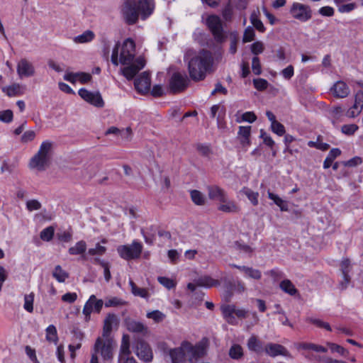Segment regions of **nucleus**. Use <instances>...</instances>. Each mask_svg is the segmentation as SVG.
Masks as SVG:
<instances>
[{
  "instance_id": "f257e3e1",
  "label": "nucleus",
  "mask_w": 363,
  "mask_h": 363,
  "mask_svg": "<svg viewBox=\"0 0 363 363\" xmlns=\"http://www.w3.org/2000/svg\"><path fill=\"white\" fill-rule=\"evenodd\" d=\"M135 56V45L130 38L123 42L121 49L119 43H117L112 51L111 62L114 65L118 66L119 63L128 65L121 69L123 75L128 80L133 79L145 65V61L141 57L133 61Z\"/></svg>"
},
{
  "instance_id": "f03ea898",
  "label": "nucleus",
  "mask_w": 363,
  "mask_h": 363,
  "mask_svg": "<svg viewBox=\"0 0 363 363\" xmlns=\"http://www.w3.org/2000/svg\"><path fill=\"white\" fill-rule=\"evenodd\" d=\"M184 60L188 64L189 77L195 82L203 80L206 74L212 72L213 57L208 50L203 49L199 52L188 50L185 53Z\"/></svg>"
},
{
  "instance_id": "7ed1b4c3",
  "label": "nucleus",
  "mask_w": 363,
  "mask_h": 363,
  "mask_svg": "<svg viewBox=\"0 0 363 363\" xmlns=\"http://www.w3.org/2000/svg\"><path fill=\"white\" fill-rule=\"evenodd\" d=\"M155 8L152 0H127L123 6L122 13L125 22L129 25L135 24L139 16L146 19L153 12Z\"/></svg>"
},
{
  "instance_id": "20e7f679",
  "label": "nucleus",
  "mask_w": 363,
  "mask_h": 363,
  "mask_svg": "<svg viewBox=\"0 0 363 363\" xmlns=\"http://www.w3.org/2000/svg\"><path fill=\"white\" fill-rule=\"evenodd\" d=\"M52 155V143L49 140L43 141L38 152L30 160L29 167L40 172L45 171L51 163Z\"/></svg>"
},
{
  "instance_id": "39448f33",
  "label": "nucleus",
  "mask_w": 363,
  "mask_h": 363,
  "mask_svg": "<svg viewBox=\"0 0 363 363\" xmlns=\"http://www.w3.org/2000/svg\"><path fill=\"white\" fill-rule=\"evenodd\" d=\"M289 13L291 17L301 22H306L311 19L313 11L309 5L299 2H294L290 7Z\"/></svg>"
},
{
  "instance_id": "423d86ee",
  "label": "nucleus",
  "mask_w": 363,
  "mask_h": 363,
  "mask_svg": "<svg viewBox=\"0 0 363 363\" xmlns=\"http://www.w3.org/2000/svg\"><path fill=\"white\" fill-rule=\"evenodd\" d=\"M206 23L215 40L218 43H223L227 35L223 30L220 18L218 16L211 15L207 18Z\"/></svg>"
},
{
  "instance_id": "0eeeda50",
  "label": "nucleus",
  "mask_w": 363,
  "mask_h": 363,
  "mask_svg": "<svg viewBox=\"0 0 363 363\" xmlns=\"http://www.w3.org/2000/svg\"><path fill=\"white\" fill-rule=\"evenodd\" d=\"M142 250V245L136 241L133 242L130 245H121L117 248V251L121 257L127 260L139 257Z\"/></svg>"
},
{
  "instance_id": "6e6552de",
  "label": "nucleus",
  "mask_w": 363,
  "mask_h": 363,
  "mask_svg": "<svg viewBox=\"0 0 363 363\" xmlns=\"http://www.w3.org/2000/svg\"><path fill=\"white\" fill-rule=\"evenodd\" d=\"M113 343L110 338L106 337V340H103L98 337L94 346V351L100 353L104 359H110L113 357Z\"/></svg>"
},
{
  "instance_id": "1a4fd4ad",
  "label": "nucleus",
  "mask_w": 363,
  "mask_h": 363,
  "mask_svg": "<svg viewBox=\"0 0 363 363\" xmlns=\"http://www.w3.org/2000/svg\"><path fill=\"white\" fill-rule=\"evenodd\" d=\"M189 80L186 74L175 72L169 81V88L172 93L176 94L185 90L189 85Z\"/></svg>"
},
{
  "instance_id": "9d476101",
  "label": "nucleus",
  "mask_w": 363,
  "mask_h": 363,
  "mask_svg": "<svg viewBox=\"0 0 363 363\" xmlns=\"http://www.w3.org/2000/svg\"><path fill=\"white\" fill-rule=\"evenodd\" d=\"M104 302L101 299H97L95 295L90 296L88 301L86 302L82 313L85 315L86 320L90 318V315L92 312L99 313L103 307Z\"/></svg>"
},
{
  "instance_id": "9b49d317",
  "label": "nucleus",
  "mask_w": 363,
  "mask_h": 363,
  "mask_svg": "<svg viewBox=\"0 0 363 363\" xmlns=\"http://www.w3.org/2000/svg\"><path fill=\"white\" fill-rule=\"evenodd\" d=\"M130 354V350L129 336L124 335L122 337L120 347L118 363H138L133 357H128Z\"/></svg>"
},
{
  "instance_id": "f8f14e48",
  "label": "nucleus",
  "mask_w": 363,
  "mask_h": 363,
  "mask_svg": "<svg viewBox=\"0 0 363 363\" xmlns=\"http://www.w3.org/2000/svg\"><path fill=\"white\" fill-rule=\"evenodd\" d=\"M78 94L84 100L95 106L102 107L104 106V101L99 92L94 93L82 88L79 90Z\"/></svg>"
},
{
  "instance_id": "ddd939ff",
  "label": "nucleus",
  "mask_w": 363,
  "mask_h": 363,
  "mask_svg": "<svg viewBox=\"0 0 363 363\" xmlns=\"http://www.w3.org/2000/svg\"><path fill=\"white\" fill-rule=\"evenodd\" d=\"M16 71L20 78L30 77L35 74L33 65L26 58L19 60L17 64Z\"/></svg>"
},
{
  "instance_id": "4468645a",
  "label": "nucleus",
  "mask_w": 363,
  "mask_h": 363,
  "mask_svg": "<svg viewBox=\"0 0 363 363\" xmlns=\"http://www.w3.org/2000/svg\"><path fill=\"white\" fill-rule=\"evenodd\" d=\"M136 90L140 93H147L150 91L151 80L150 74L147 72H143L134 82Z\"/></svg>"
},
{
  "instance_id": "2eb2a0df",
  "label": "nucleus",
  "mask_w": 363,
  "mask_h": 363,
  "mask_svg": "<svg viewBox=\"0 0 363 363\" xmlns=\"http://www.w3.org/2000/svg\"><path fill=\"white\" fill-rule=\"evenodd\" d=\"M136 354L145 362H150L152 359V352L150 345L144 341H138L136 345Z\"/></svg>"
},
{
  "instance_id": "dca6fc26",
  "label": "nucleus",
  "mask_w": 363,
  "mask_h": 363,
  "mask_svg": "<svg viewBox=\"0 0 363 363\" xmlns=\"http://www.w3.org/2000/svg\"><path fill=\"white\" fill-rule=\"evenodd\" d=\"M363 108V91H358L354 96V104L347 111V116L350 118L357 116L362 111Z\"/></svg>"
},
{
  "instance_id": "f3484780",
  "label": "nucleus",
  "mask_w": 363,
  "mask_h": 363,
  "mask_svg": "<svg viewBox=\"0 0 363 363\" xmlns=\"http://www.w3.org/2000/svg\"><path fill=\"white\" fill-rule=\"evenodd\" d=\"M333 96L336 98H345L350 92L347 84L343 81H337L330 89Z\"/></svg>"
},
{
  "instance_id": "a211bd4d",
  "label": "nucleus",
  "mask_w": 363,
  "mask_h": 363,
  "mask_svg": "<svg viewBox=\"0 0 363 363\" xmlns=\"http://www.w3.org/2000/svg\"><path fill=\"white\" fill-rule=\"evenodd\" d=\"M208 195L210 199L216 200L219 202L225 201L227 194L225 191L216 185L208 186L207 187Z\"/></svg>"
},
{
  "instance_id": "6ab92c4d",
  "label": "nucleus",
  "mask_w": 363,
  "mask_h": 363,
  "mask_svg": "<svg viewBox=\"0 0 363 363\" xmlns=\"http://www.w3.org/2000/svg\"><path fill=\"white\" fill-rule=\"evenodd\" d=\"M251 134V126H240L238 133V139L241 145L246 148L251 144L250 139Z\"/></svg>"
},
{
  "instance_id": "aec40b11",
  "label": "nucleus",
  "mask_w": 363,
  "mask_h": 363,
  "mask_svg": "<svg viewBox=\"0 0 363 363\" xmlns=\"http://www.w3.org/2000/svg\"><path fill=\"white\" fill-rule=\"evenodd\" d=\"M265 352L270 357H276L278 355H286V349L279 344L269 343L265 346Z\"/></svg>"
},
{
  "instance_id": "412c9836",
  "label": "nucleus",
  "mask_w": 363,
  "mask_h": 363,
  "mask_svg": "<svg viewBox=\"0 0 363 363\" xmlns=\"http://www.w3.org/2000/svg\"><path fill=\"white\" fill-rule=\"evenodd\" d=\"M118 323L116 315L109 313L104 320L103 327V337H108L112 330L113 326Z\"/></svg>"
},
{
  "instance_id": "4be33fe9",
  "label": "nucleus",
  "mask_w": 363,
  "mask_h": 363,
  "mask_svg": "<svg viewBox=\"0 0 363 363\" xmlns=\"http://www.w3.org/2000/svg\"><path fill=\"white\" fill-rule=\"evenodd\" d=\"M221 203L218 206V209L225 213H238L240 211V207L233 201L228 199V196L225 198V201H221Z\"/></svg>"
},
{
  "instance_id": "5701e85b",
  "label": "nucleus",
  "mask_w": 363,
  "mask_h": 363,
  "mask_svg": "<svg viewBox=\"0 0 363 363\" xmlns=\"http://www.w3.org/2000/svg\"><path fill=\"white\" fill-rule=\"evenodd\" d=\"M195 283L198 286L210 288L220 285L218 280L213 279L209 276L200 277L195 279Z\"/></svg>"
},
{
  "instance_id": "b1692460",
  "label": "nucleus",
  "mask_w": 363,
  "mask_h": 363,
  "mask_svg": "<svg viewBox=\"0 0 363 363\" xmlns=\"http://www.w3.org/2000/svg\"><path fill=\"white\" fill-rule=\"evenodd\" d=\"M127 329L132 333L145 334L147 328L142 323L135 320H129L126 323Z\"/></svg>"
},
{
  "instance_id": "393cba45",
  "label": "nucleus",
  "mask_w": 363,
  "mask_h": 363,
  "mask_svg": "<svg viewBox=\"0 0 363 363\" xmlns=\"http://www.w3.org/2000/svg\"><path fill=\"white\" fill-rule=\"evenodd\" d=\"M95 38V34L90 30H85L81 35L75 36L73 41L77 44L86 43L92 41Z\"/></svg>"
},
{
  "instance_id": "a878e982",
  "label": "nucleus",
  "mask_w": 363,
  "mask_h": 363,
  "mask_svg": "<svg viewBox=\"0 0 363 363\" xmlns=\"http://www.w3.org/2000/svg\"><path fill=\"white\" fill-rule=\"evenodd\" d=\"M86 250V243L84 240L77 242L74 246L71 247L68 250V252L72 255H82Z\"/></svg>"
},
{
  "instance_id": "bb28decb",
  "label": "nucleus",
  "mask_w": 363,
  "mask_h": 363,
  "mask_svg": "<svg viewBox=\"0 0 363 363\" xmlns=\"http://www.w3.org/2000/svg\"><path fill=\"white\" fill-rule=\"evenodd\" d=\"M129 285L131 288V292L134 296L144 298H149L150 294L146 289L138 287L137 285L131 279L129 281Z\"/></svg>"
},
{
  "instance_id": "cd10ccee",
  "label": "nucleus",
  "mask_w": 363,
  "mask_h": 363,
  "mask_svg": "<svg viewBox=\"0 0 363 363\" xmlns=\"http://www.w3.org/2000/svg\"><path fill=\"white\" fill-rule=\"evenodd\" d=\"M279 286L283 291L291 296H295L298 294V290L289 279H284L281 281Z\"/></svg>"
},
{
  "instance_id": "c85d7f7f",
  "label": "nucleus",
  "mask_w": 363,
  "mask_h": 363,
  "mask_svg": "<svg viewBox=\"0 0 363 363\" xmlns=\"http://www.w3.org/2000/svg\"><path fill=\"white\" fill-rule=\"evenodd\" d=\"M341 154L339 148H333L323 162V168L328 169L333 164L334 160Z\"/></svg>"
},
{
  "instance_id": "c756f323",
  "label": "nucleus",
  "mask_w": 363,
  "mask_h": 363,
  "mask_svg": "<svg viewBox=\"0 0 363 363\" xmlns=\"http://www.w3.org/2000/svg\"><path fill=\"white\" fill-rule=\"evenodd\" d=\"M222 312L224 318L230 324H234L235 322V306H226L222 308Z\"/></svg>"
},
{
  "instance_id": "7c9ffc66",
  "label": "nucleus",
  "mask_w": 363,
  "mask_h": 363,
  "mask_svg": "<svg viewBox=\"0 0 363 363\" xmlns=\"http://www.w3.org/2000/svg\"><path fill=\"white\" fill-rule=\"evenodd\" d=\"M268 197L269 199L272 200L274 203L280 208L281 211H288L289 206L287 203L281 199L278 195L274 194V193L268 191Z\"/></svg>"
},
{
  "instance_id": "2f4dec72",
  "label": "nucleus",
  "mask_w": 363,
  "mask_h": 363,
  "mask_svg": "<svg viewBox=\"0 0 363 363\" xmlns=\"http://www.w3.org/2000/svg\"><path fill=\"white\" fill-rule=\"evenodd\" d=\"M156 230L157 229L155 225H151L146 230L141 229V233L143 234L146 243L152 244L153 242L155 237Z\"/></svg>"
},
{
  "instance_id": "473e14b6",
  "label": "nucleus",
  "mask_w": 363,
  "mask_h": 363,
  "mask_svg": "<svg viewBox=\"0 0 363 363\" xmlns=\"http://www.w3.org/2000/svg\"><path fill=\"white\" fill-rule=\"evenodd\" d=\"M52 277L58 282L62 283L68 278L69 274L63 270L60 265H57L52 272Z\"/></svg>"
},
{
  "instance_id": "72a5a7b5",
  "label": "nucleus",
  "mask_w": 363,
  "mask_h": 363,
  "mask_svg": "<svg viewBox=\"0 0 363 363\" xmlns=\"http://www.w3.org/2000/svg\"><path fill=\"white\" fill-rule=\"evenodd\" d=\"M247 347L250 350L260 352L262 351V345L255 336H252L247 341Z\"/></svg>"
},
{
  "instance_id": "f704fd0d",
  "label": "nucleus",
  "mask_w": 363,
  "mask_h": 363,
  "mask_svg": "<svg viewBox=\"0 0 363 363\" xmlns=\"http://www.w3.org/2000/svg\"><path fill=\"white\" fill-rule=\"evenodd\" d=\"M46 331V340L48 342H52L55 345L58 342V337H57V329L55 325H50L45 330Z\"/></svg>"
},
{
  "instance_id": "c9c22d12",
  "label": "nucleus",
  "mask_w": 363,
  "mask_h": 363,
  "mask_svg": "<svg viewBox=\"0 0 363 363\" xmlns=\"http://www.w3.org/2000/svg\"><path fill=\"white\" fill-rule=\"evenodd\" d=\"M190 196L192 201L198 206H202L205 204L206 199L203 194L198 190H191L190 191Z\"/></svg>"
},
{
  "instance_id": "e433bc0d",
  "label": "nucleus",
  "mask_w": 363,
  "mask_h": 363,
  "mask_svg": "<svg viewBox=\"0 0 363 363\" xmlns=\"http://www.w3.org/2000/svg\"><path fill=\"white\" fill-rule=\"evenodd\" d=\"M3 91L10 97L18 96L22 94L21 86L19 84H13L7 87H4Z\"/></svg>"
},
{
  "instance_id": "4c0bfd02",
  "label": "nucleus",
  "mask_w": 363,
  "mask_h": 363,
  "mask_svg": "<svg viewBox=\"0 0 363 363\" xmlns=\"http://www.w3.org/2000/svg\"><path fill=\"white\" fill-rule=\"evenodd\" d=\"M243 194L247 197L253 206H257L259 203L258 197L259 193L252 191V189L245 187L242 189Z\"/></svg>"
},
{
  "instance_id": "58836bf2",
  "label": "nucleus",
  "mask_w": 363,
  "mask_h": 363,
  "mask_svg": "<svg viewBox=\"0 0 363 363\" xmlns=\"http://www.w3.org/2000/svg\"><path fill=\"white\" fill-rule=\"evenodd\" d=\"M94 262L96 264L101 265L103 267L105 280L107 282H108L110 281V279H111V272H110V265H109L108 262H105L104 260H102L99 258H95Z\"/></svg>"
},
{
  "instance_id": "ea45409f",
  "label": "nucleus",
  "mask_w": 363,
  "mask_h": 363,
  "mask_svg": "<svg viewBox=\"0 0 363 363\" xmlns=\"http://www.w3.org/2000/svg\"><path fill=\"white\" fill-rule=\"evenodd\" d=\"M306 321L308 323H312L318 328H325L328 331L332 330V328H331L330 325H329V323H328L326 322H323V320H321L319 318H313V317H307L306 318Z\"/></svg>"
},
{
  "instance_id": "a19ab883",
  "label": "nucleus",
  "mask_w": 363,
  "mask_h": 363,
  "mask_svg": "<svg viewBox=\"0 0 363 363\" xmlns=\"http://www.w3.org/2000/svg\"><path fill=\"white\" fill-rule=\"evenodd\" d=\"M229 356L233 359H239L243 356L242 347L235 344L229 350Z\"/></svg>"
},
{
  "instance_id": "79ce46f5",
  "label": "nucleus",
  "mask_w": 363,
  "mask_h": 363,
  "mask_svg": "<svg viewBox=\"0 0 363 363\" xmlns=\"http://www.w3.org/2000/svg\"><path fill=\"white\" fill-rule=\"evenodd\" d=\"M34 296L35 295L33 292L24 296L23 308L28 313H32L33 311Z\"/></svg>"
},
{
  "instance_id": "37998d69",
  "label": "nucleus",
  "mask_w": 363,
  "mask_h": 363,
  "mask_svg": "<svg viewBox=\"0 0 363 363\" xmlns=\"http://www.w3.org/2000/svg\"><path fill=\"white\" fill-rule=\"evenodd\" d=\"M299 347L303 350H312L317 352H326L328 351L326 347L313 343H301Z\"/></svg>"
},
{
  "instance_id": "c03bdc74",
  "label": "nucleus",
  "mask_w": 363,
  "mask_h": 363,
  "mask_svg": "<svg viewBox=\"0 0 363 363\" xmlns=\"http://www.w3.org/2000/svg\"><path fill=\"white\" fill-rule=\"evenodd\" d=\"M222 16L225 21L230 22L233 17V7L229 3L223 8L222 11Z\"/></svg>"
},
{
  "instance_id": "a18cd8bd",
  "label": "nucleus",
  "mask_w": 363,
  "mask_h": 363,
  "mask_svg": "<svg viewBox=\"0 0 363 363\" xmlns=\"http://www.w3.org/2000/svg\"><path fill=\"white\" fill-rule=\"evenodd\" d=\"M328 113L330 116L332 118L333 123H335V121L340 120L342 116L343 110L341 106H334L329 110Z\"/></svg>"
},
{
  "instance_id": "49530a36",
  "label": "nucleus",
  "mask_w": 363,
  "mask_h": 363,
  "mask_svg": "<svg viewBox=\"0 0 363 363\" xmlns=\"http://www.w3.org/2000/svg\"><path fill=\"white\" fill-rule=\"evenodd\" d=\"M55 229L52 226H49L43 229L40 232V237L44 241H50L52 239L54 235Z\"/></svg>"
},
{
  "instance_id": "de8ad7c7",
  "label": "nucleus",
  "mask_w": 363,
  "mask_h": 363,
  "mask_svg": "<svg viewBox=\"0 0 363 363\" xmlns=\"http://www.w3.org/2000/svg\"><path fill=\"white\" fill-rule=\"evenodd\" d=\"M250 21L253 26L259 32H264L265 28L261 21L260 19L258 18L257 14L255 13H252L250 16Z\"/></svg>"
},
{
  "instance_id": "09e8293b",
  "label": "nucleus",
  "mask_w": 363,
  "mask_h": 363,
  "mask_svg": "<svg viewBox=\"0 0 363 363\" xmlns=\"http://www.w3.org/2000/svg\"><path fill=\"white\" fill-rule=\"evenodd\" d=\"M106 251V247L97 243L94 248H90L88 250V254L90 255H103Z\"/></svg>"
},
{
  "instance_id": "8fccbe9b",
  "label": "nucleus",
  "mask_w": 363,
  "mask_h": 363,
  "mask_svg": "<svg viewBox=\"0 0 363 363\" xmlns=\"http://www.w3.org/2000/svg\"><path fill=\"white\" fill-rule=\"evenodd\" d=\"M327 345L332 352H337L344 357L347 354V351L339 345L331 342H328Z\"/></svg>"
},
{
  "instance_id": "3c124183",
  "label": "nucleus",
  "mask_w": 363,
  "mask_h": 363,
  "mask_svg": "<svg viewBox=\"0 0 363 363\" xmlns=\"http://www.w3.org/2000/svg\"><path fill=\"white\" fill-rule=\"evenodd\" d=\"M272 130L278 135L282 136L285 134V128L281 123L276 121L273 124H271Z\"/></svg>"
},
{
  "instance_id": "603ef678",
  "label": "nucleus",
  "mask_w": 363,
  "mask_h": 363,
  "mask_svg": "<svg viewBox=\"0 0 363 363\" xmlns=\"http://www.w3.org/2000/svg\"><path fill=\"white\" fill-rule=\"evenodd\" d=\"M255 31L251 26H248L245 28L243 34L242 41L243 43L251 42L254 40Z\"/></svg>"
},
{
  "instance_id": "864d4df0",
  "label": "nucleus",
  "mask_w": 363,
  "mask_h": 363,
  "mask_svg": "<svg viewBox=\"0 0 363 363\" xmlns=\"http://www.w3.org/2000/svg\"><path fill=\"white\" fill-rule=\"evenodd\" d=\"M157 280L160 284L168 289H173L176 285L175 282L172 279L165 277H159Z\"/></svg>"
},
{
  "instance_id": "5fc2aeb1",
  "label": "nucleus",
  "mask_w": 363,
  "mask_h": 363,
  "mask_svg": "<svg viewBox=\"0 0 363 363\" xmlns=\"http://www.w3.org/2000/svg\"><path fill=\"white\" fill-rule=\"evenodd\" d=\"M13 112L12 111L8 109L6 111H0V121L9 123L13 120Z\"/></svg>"
},
{
  "instance_id": "6e6d98bb",
  "label": "nucleus",
  "mask_w": 363,
  "mask_h": 363,
  "mask_svg": "<svg viewBox=\"0 0 363 363\" xmlns=\"http://www.w3.org/2000/svg\"><path fill=\"white\" fill-rule=\"evenodd\" d=\"M247 272H245V275L248 277L259 280L262 277V273L259 269H253L252 267H248V269H246Z\"/></svg>"
},
{
  "instance_id": "4d7b16f0",
  "label": "nucleus",
  "mask_w": 363,
  "mask_h": 363,
  "mask_svg": "<svg viewBox=\"0 0 363 363\" xmlns=\"http://www.w3.org/2000/svg\"><path fill=\"white\" fill-rule=\"evenodd\" d=\"M358 130V126L355 124L344 125L341 128L342 132L348 135H353Z\"/></svg>"
},
{
  "instance_id": "13d9d810",
  "label": "nucleus",
  "mask_w": 363,
  "mask_h": 363,
  "mask_svg": "<svg viewBox=\"0 0 363 363\" xmlns=\"http://www.w3.org/2000/svg\"><path fill=\"white\" fill-rule=\"evenodd\" d=\"M148 318L154 320L155 322H161L165 317L164 314L159 311H153L147 314Z\"/></svg>"
},
{
  "instance_id": "bf43d9fd",
  "label": "nucleus",
  "mask_w": 363,
  "mask_h": 363,
  "mask_svg": "<svg viewBox=\"0 0 363 363\" xmlns=\"http://www.w3.org/2000/svg\"><path fill=\"white\" fill-rule=\"evenodd\" d=\"M125 303V302L123 301H122L121 298H118L117 297H112L111 298H109L108 300H107L104 305L106 308H108V307H116V306H121V305H123Z\"/></svg>"
},
{
  "instance_id": "052dcab7",
  "label": "nucleus",
  "mask_w": 363,
  "mask_h": 363,
  "mask_svg": "<svg viewBox=\"0 0 363 363\" xmlns=\"http://www.w3.org/2000/svg\"><path fill=\"white\" fill-rule=\"evenodd\" d=\"M253 84L259 91H263L267 88L268 82L266 79L259 78L253 80Z\"/></svg>"
},
{
  "instance_id": "680f3d73",
  "label": "nucleus",
  "mask_w": 363,
  "mask_h": 363,
  "mask_svg": "<svg viewBox=\"0 0 363 363\" xmlns=\"http://www.w3.org/2000/svg\"><path fill=\"white\" fill-rule=\"evenodd\" d=\"M252 69L254 74L256 75H259L262 72L259 59L257 57H254L252 58Z\"/></svg>"
},
{
  "instance_id": "e2e57ef3",
  "label": "nucleus",
  "mask_w": 363,
  "mask_h": 363,
  "mask_svg": "<svg viewBox=\"0 0 363 363\" xmlns=\"http://www.w3.org/2000/svg\"><path fill=\"white\" fill-rule=\"evenodd\" d=\"M318 13L320 15H321L323 16L330 17L334 15L335 10L333 7L326 6L321 7L318 10Z\"/></svg>"
},
{
  "instance_id": "0e129e2a",
  "label": "nucleus",
  "mask_w": 363,
  "mask_h": 363,
  "mask_svg": "<svg viewBox=\"0 0 363 363\" xmlns=\"http://www.w3.org/2000/svg\"><path fill=\"white\" fill-rule=\"evenodd\" d=\"M35 138V133L33 130H27L21 136V142L27 143L32 141Z\"/></svg>"
},
{
  "instance_id": "69168bd1",
  "label": "nucleus",
  "mask_w": 363,
  "mask_h": 363,
  "mask_svg": "<svg viewBox=\"0 0 363 363\" xmlns=\"http://www.w3.org/2000/svg\"><path fill=\"white\" fill-rule=\"evenodd\" d=\"M26 207L30 211L39 210L41 208V203L38 200L32 199L27 201Z\"/></svg>"
},
{
  "instance_id": "338daca9",
  "label": "nucleus",
  "mask_w": 363,
  "mask_h": 363,
  "mask_svg": "<svg viewBox=\"0 0 363 363\" xmlns=\"http://www.w3.org/2000/svg\"><path fill=\"white\" fill-rule=\"evenodd\" d=\"M260 138H262L263 143L270 147H272L274 145V141L273 139L268 135L263 130H260Z\"/></svg>"
},
{
  "instance_id": "774afa93",
  "label": "nucleus",
  "mask_w": 363,
  "mask_h": 363,
  "mask_svg": "<svg viewBox=\"0 0 363 363\" xmlns=\"http://www.w3.org/2000/svg\"><path fill=\"white\" fill-rule=\"evenodd\" d=\"M251 51L254 55H258L264 51V45L262 42L257 41L252 44Z\"/></svg>"
}]
</instances>
